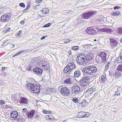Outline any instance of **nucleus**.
I'll list each match as a JSON object with an SVG mask.
<instances>
[{"instance_id":"a211bd4d","label":"nucleus","mask_w":122,"mask_h":122,"mask_svg":"<svg viewBox=\"0 0 122 122\" xmlns=\"http://www.w3.org/2000/svg\"><path fill=\"white\" fill-rule=\"evenodd\" d=\"M110 44L113 47H115L117 45L118 43L117 41L113 39H110Z\"/></svg>"},{"instance_id":"cd10ccee","label":"nucleus","mask_w":122,"mask_h":122,"mask_svg":"<svg viewBox=\"0 0 122 122\" xmlns=\"http://www.w3.org/2000/svg\"><path fill=\"white\" fill-rule=\"evenodd\" d=\"M120 12L119 11H115L111 13V15L114 16H118L120 14Z\"/></svg>"},{"instance_id":"b1692460","label":"nucleus","mask_w":122,"mask_h":122,"mask_svg":"<svg viewBox=\"0 0 122 122\" xmlns=\"http://www.w3.org/2000/svg\"><path fill=\"white\" fill-rule=\"evenodd\" d=\"M72 80L71 78H68L66 79L64 81V83L65 84H70L71 83Z\"/></svg>"},{"instance_id":"c03bdc74","label":"nucleus","mask_w":122,"mask_h":122,"mask_svg":"<svg viewBox=\"0 0 122 122\" xmlns=\"http://www.w3.org/2000/svg\"><path fill=\"white\" fill-rule=\"evenodd\" d=\"M120 91L119 90H117V91H116L115 92V94L114 95V96L115 95H117V96H118L119 95H120V93H118Z\"/></svg>"},{"instance_id":"338daca9","label":"nucleus","mask_w":122,"mask_h":122,"mask_svg":"<svg viewBox=\"0 0 122 122\" xmlns=\"http://www.w3.org/2000/svg\"><path fill=\"white\" fill-rule=\"evenodd\" d=\"M10 45H12V47L13 48L15 46H14V44H13L11 43V44H10Z\"/></svg>"},{"instance_id":"680f3d73","label":"nucleus","mask_w":122,"mask_h":122,"mask_svg":"<svg viewBox=\"0 0 122 122\" xmlns=\"http://www.w3.org/2000/svg\"><path fill=\"white\" fill-rule=\"evenodd\" d=\"M28 10V9H27L26 8L23 10L22 11V12H26Z\"/></svg>"},{"instance_id":"2f4dec72","label":"nucleus","mask_w":122,"mask_h":122,"mask_svg":"<svg viewBox=\"0 0 122 122\" xmlns=\"http://www.w3.org/2000/svg\"><path fill=\"white\" fill-rule=\"evenodd\" d=\"M115 75L117 78H118L120 77L121 74L119 72L116 71L115 73Z\"/></svg>"},{"instance_id":"a19ab883","label":"nucleus","mask_w":122,"mask_h":122,"mask_svg":"<svg viewBox=\"0 0 122 122\" xmlns=\"http://www.w3.org/2000/svg\"><path fill=\"white\" fill-rule=\"evenodd\" d=\"M117 32L119 33L122 34V28H119Z\"/></svg>"},{"instance_id":"423d86ee","label":"nucleus","mask_w":122,"mask_h":122,"mask_svg":"<svg viewBox=\"0 0 122 122\" xmlns=\"http://www.w3.org/2000/svg\"><path fill=\"white\" fill-rule=\"evenodd\" d=\"M85 58L83 55L79 54V55L77 56L76 60V61L80 65L83 64L84 62L86 63V62L85 60Z\"/></svg>"},{"instance_id":"473e14b6","label":"nucleus","mask_w":122,"mask_h":122,"mask_svg":"<svg viewBox=\"0 0 122 122\" xmlns=\"http://www.w3.org/2000/svg\"><path fill=\"white\" fill-rule=\"evenodd\" d=\"M24 119L22 118V117H20L19 116L16 119V121H17L19 122L20 121H23Z\"/></svg>"},{"instance_id":"864d4df0","label":"nucleus","mask_w":122,"mask_h":122,"mask_svg":"<svg viewBox=\"0 0 122 122\" xmlns=\"http://www.w3.org/2000/svg\"><path fill=\"white\" fill-rule=\"evenodd\" d=\"M42 0H36V2L40 3L42 1Z\"/></svg>"},{"instance_id":"a878e982","label":"nucleus","mask_w":122,"mask_h":122,"mask_svg":"<svg viewBox=\"0 0 122 122\" xmlns=\"http://www.w3.org/2000/svg\"><path fill=\"white\" fill-rule=\"evenodd\" d=\"M106 54H97V56H100L102 59H103L104 60H106Z\"/></svg>"},{"instance_id":"13d9d810","label":"nucleus","mask_w":122,"mask_h":122,"mask_svg":"<svg viewBox=\"0 0 122 122\" xmlns=\"http://www.w3.org/2000/svg\"><path fill=\"white\" fill-rule=\"evenodd\" d=\"M46 36H43L41 38V40H43L44 39L45 37H46Z\"/></svg>"},{"instance_id":"0eeeda50","label":"nucleus","mask_w":122,"mask_h":122,"mask_svg":"<svg viewBox=\"0 0 122 122\" xmlns=\"http://www.w3.org/2000/svg\"><path fill=\"white\" fill-rule=\"evenodd\" d=\"M89 78L87 76H84L79 82V83L82 86L87 85L89 81Z\"/></svg>"},{"instance_id":"4d7b16f0","label":"nucleus","mask_w":122,"mask_h":122,"mask_svg":"<svg viewBox=\"0 0 122 122\" xmlns=\"http://www.w3.org/2000/svg\"><path fill=\"white\" fill-rule=\"evenodd\" d=\"M8 40H6L4 41L3 42V45H4L5 44L7 43Z\"/></svg>"},{"instance_id":"f03ea898","label":"nucleus","mask_w":122,"mask_h":122,"mask_svg":"<svg viewBox=\"0 0 122 122\" xmlns=\"http://www.w3.org/2000/svg\"><path fill=\"white\" fill-rule=\"evenodd\" d=\"M76 68V66L73 62L69 63L64 68L63 71L67 74H70L72 73L73 69Z\"/></svg>"},{"instance_id":"dca6fc26","label":"nucleus","mask_w":122,"mask_h":122,"mask_svg":"<svg viewBox=\"0 0 122 122\" xmlns=\"http://www.w3.org/2000/svg\"><path fill=\"white\" fill-rule=\"evenodd\" d=\"M39 59H40V58H38V57L33 58L31 60V62L33 63L34 65L37 64L38 65L39 64Z\"/></svg>"},{"instance_id":"aec40b11","label":"nucleus","mask_w":122,"mask_h":122,"mask_svg":"<svg viewBox=\"0 0 122 122\" xmlns=\"http://www.w3.org/2000/svg\"><path fill=\"white\" fill-rule=\"evenodd\" d=\"M81 75V73L79 70L76 71L74 72V76L76 77H78Z\"/></svg>"},{"instance_id":"ddd939ff","label":"nucleus","mask_w":122,"mask_h":122,"mask_svg":"<svg viewBox=\"0 0 122 122\" xmlns=\"http://www.w3.org/2000/svg\"><path fill=\"white\" fill-rule=\"evenodd\" d=\"M94 86H93L92 88H91L89 89L87 91H86V94L88 93L89 94L88 95L89 96L91 95H93L94 92H95V91H96L95 88H94Z\"/></svg>"},{"instance_id":"a18cd8bd","label":"nucleus","mask_w":122,"mask_h":122,"mask_svg":"<svg viewBox=\"0 0 122 122\" xmlns=\"http://www.w3.org/2000/svg\"><path fill=\"white\" fill-rule=\"evenodd\" d=\"M22 32V31L21 30L19 31V32L17 34V36L19 37L20 36Z\"/></svg>"},{"instance_id":"2eb2a0df","label":"nucleus","mask_w":122,"mask_h":122,"mask_svg":"<svg viewBox=\"0 0 122 122\" xmlns=\"http://www.w3.org/2000/svg\"><path fill=\"white\" fill-rule=\"evenodd\" d=\"M29 101L28 99L26 98L21 97L20 100V102L21 104H26Z\"/></svg>"},{"instance_id":"f257e3e1","label":"nucleus","mask_w":122,"mask_h":122,"mask_svg":"<svg viewBox=\"0 0 122 122\" xmlns=\"http://www.w3.org/2000/svg\"><path fill=\"white\" fill-rule=\"evenodd\" d=\"M26 86L28 89L30 90L31 92L36 94L40 92V87L38 85L37 86L36 84L34 85L31 83H28L26 85Z\"/></svg>"},{"instance_id":"774afa93","label":"nucleus","mask_w":122,"mask_h":122,"mask_svg":"<svg viewBox=\"0 0 122 122\" xmlns=\"http://www.w3.org/2000/svg\"><path fill=\"white\" fill-rule=\"evenodd\" d=\"M67 120H64L62 122H67Z\"/></svg>"},{"instance_id":"58836bf2","label":"nucleus","mask_w":122,"mask_h":122,"mask_svg":"<svg viewBox=\"0 0 122 122\" xmlns=\"http://www.w3.org/2000/svg\"><path fill=\"white\" fill-rule=\"evenodd\" d=\"M49 64L48 65H47L46 66H42V68H43L44 69H45V70H46L48 69L49 68Z\"/></svg>"},{"instance_id":"bb28decb","label":"nucleus","mask_w":122,"mask_h":122,"mask_svg":"<svg viewBox=\"0 0 122 122\" xmlns=\"http://www.w3.org/2000/svg\"><path fill=\"white\" fill-rule=\"evenodd\" d=\"M105 30L104 32H105L107 33H111L112 32L111 29L107 28L106 27H105Z\"/></svg>"},{"instance_id":"603ef678","label":"nucleus","mask_w":122,"mask_h":122,"mask_svg":"<svg viewBox=\"0 0 122 122\" xmlns=\"http://www.w3.org/2000/svg\"><path fill=\"white\" fill-rule=\"evenodd\" d=\"M25 51H26L25 50H22L21 51H19V52H18L17 53H23V52H24V53H25Z\"/></svg>"},{"instance_id":"3c124183","label":"nucleus","mask_w":122,"mask_h":122,"mask_svg":"<svg viewBox=\"0 0 122 122\" xmlns=\"http://www.w3.org/2000/svg\"><path fill=\"white\" fill-rule=\"evenodd\" d=\"M70 40L69 39H67L65 40L64 41V42L65 43H68L69 42H70Z\"/></svg>"},{"instance_id":"9b49d317","label":"nucleus","mask_w":122,"mask_h":122,"mask_svg":"<svg viewBox=\"0 0 122 122\" xmlns=\"http://www.w3.org/2000/svg\"><path fill=\"white\" fill-rule=\"evenodd\" d=\"M89 55H86L85 54L83 55L85 58V60L86 61V63L88 62H89L91 61L93 58V54H88Z\"/></svg>"},{"instance_id":"49530a36","label":"nucleus","mask_w":122,"mask_h":122,"mask_svg":"<svg viewBox=\"0 0 122 122\" xmlns=\"http://www.w3.org/2000/svg\"><path fill=\"white\" fill-rule=\"evenodd\" d=\"M51 24L50 23H48L44 25L43 27H49L50 26Z\"/></svg>"},{"instance_id":"5701e85b","label":"nucleus","mask_w":122,"mask_h":122,"mask_svg":"<svg viewBox=\"0 0 122 122\" xmlns=\"http://www.w3.org/2000/svg\"><path fill=\"white\" fill-rule=\"evenodd\" d=\"M88 103L86 101L83 100L81 103H79V105L83 107L86 106L88 104Z\"/></svg>"},{"instance_id":"39448f33","label":"nucleus","mask_w":122,"mask_h":122,"mask_svg":"<svg viewBox=\"0 0 122 122\" xmlns=\"http://www.w3.org/2000/svg\"><path fill=\"white\" fill-rule=\"evenodd\" d=\"M96 13L94 11H89L87 12L84 13L81 15L83 19H88L92 17Z\"/></svg>"},{"instance_id":"4468645a","label":"nucleus","mask_w":122,"mask_h":122,"mask_svg":"<svg viewBox=\"0 0 122 122\" xmlns=\"http://www.w3.org/2000/svg\"><path fill=\"white\" fill-rule=\"evenodd\" d=\"M82 17L81 16H79L78 17V18L76 19V20L75 21V23L76 25H80V23H82L83 22L82 21V20L83 19Z\"/></svg>"},{"instance_id":"393cba45","label":"nucleus","mask_w":122,"mask_h":122,"mask_svg":"<svg viewBox=\"0 0 122 122\" xmlns=\"http://www.w3.org/2000/svg\"><path fill=\"white\" fill-rule=\"evenodd\" d=\"M85 112H81L77 114V116H78L79 117L83 118L84 117V115L85 113Z\"/></svg>"},{"instance_id":"6e6552de","label":"nucleus","mask_w":122,"mask_h":122,"mask_svg":"<svg viewBox=\"0 0 122 122\" xmlns=\"http://www.w3.org/2000/svg\"><path fill=\"white\" fill-rule=\"evenodd\" d=\"M60 92L63 95L68 96L70 94V92L69 89L66 87H63L61 88Z\"/></svg>"},{"instance_id":"bf43d9fd","label":"nucleus","mask_w":122,"mask_h":122,"mask_svg":"<svg viewBox=\"0 0 122 122\" xmlns=\"http://www.w3.org/2000/svg\"><path fill=\"white\" fill-rule=\"evenodd\" d=\"M10 29V28H8V29H6L5 30V32L6 33L9 31Z\"/></svg>"},{"instance_id":"09e8293b","label":"nucleus","mask_w":122,"mask_h":122,"mask_svg":"<svg viewBox=\"0 0 122 122\" xmlns=\"http://www.w3.org/2000/svg\"><path fill=\"white\" fill-rule=\"evenodd\" d=\"M121 7L119 6H115L113 8V9L114 10H116L120 9Z\"/></svg>"},{"instance_id":"f8f14e48","label":"nucleus","mask_w":122,"mask_h":122,"mask_svg":"<svg viewBox=\"0 0 122 122\" xmlns=\"http://www.w3.org/2000/svg\"><path fill=\"white\" fill-rule=\"evenodd\" d=\"M10 115L11 117L13 118V119H12L15 121L16 119L19 116L18 113L16 111H14L12 112Z\"/></svg>"},{"instance_id":"0e129e2a","label":"nucleus","mask_w":122,"mask_h":122,"mask_svg":"<svg viewBox=\"0 0 122 122\" xmlns=\"http://www.w3.org/2000/svg\"><path fill=\"white\" fill-rule=\"evenodd\" d=\"M54 89H52V88H50L49 89V90H50V92H52V91H53L52 90H54Z\"/></svg>"},{"instance_id":"c756f323","label":"nucleus","mask_w":122,"mask_h":122,"mask_svg":"<svg viewBox=\"0 0 122 122\" xmlns=\"http://www.w3.org/2000/svg\"><path fill=\"white\" fill-rule=\"evenodd\" d=\"M120 57L118 58V59L117 60V63H121L122 62V54H120Z\"/></svg>"},{"instance_id":"e433bc0d","label":"nucleus","mask_w":122,"mask_h":122,"mask_svg":"<svg viewBox=\"0 0 122 122\" xmlns=\"http://www.w3.org/2000/svg\"><path fill=\"white\" fill-rule=\"evenodd\" d=\"M72 101L73 102L75 103L78 102V99L76 97H74L72 99Z\"/></svg>"},{"instance_id":"69168bd1","label":"nucleus","mask_w":122,"mask_h":122,"mask_svg":"<svg viewBox=\"0 0 122 122\" xmlns=\"http://www.w3.org/2000/svg\"><path fill=\"white\" fill-rule=\"evenodd\" d=\"M30 5H28L27 7L26 8V9H28H28H29V8H30Z\"/></svg>"},{"instance_id":"9d476101","label":"nucleus","mask_w":122,"mask_h":122,"mask_svg":"<svg viewBox=\"0 0 122 122\" xmlns=\"http://www.w3.org/2000/svg\"><path fill=\"white\" fill-rule=\"evenodd\" d=\"M80 90V88L79 86H75L71 88V92L73 93L78 94Z\"/></svg>"},{"instance_id":"7ed1b4c3","label":"nucleus","mask_w":122,"mask_h":122,"mask_svg":"<svg viewBox=\"0 0 122 122\" xmlns=\"http://www.w3.org/2000/svg\"><path fill=\"white\" fill-rule=\"evenodd\" d=\"M84 69L85 73L90 75L94 74L97 71L96 67L93 66H86L85 67Z\"/></svg>"},{"instance_id":"c85d7f7f","label":"nucleus","mask_w":122,"mask_h":122,"mask_svg":"<svg viewBox=\"0 0 122 122\" xmlns=\"http://www.w3.org/2000/svg\"><path fill=\"white\" fill-rule=\"evenodd\" d=\"M118 71L122 72V64L119 65L116 69Z\"/></svg>"},{"instance_id":"de8ad7c7","label":"nucleus","mask_w":122,"mask_h":122,"mask_svg":"<svg viewBox=\"0 0 122 122\" xmlns=\"http://www.w3.org/2000/svg\"><path fill=\"white\" fill-rule=\"evenodd\" d=\"M20 6L23 8H24L25 7V4L23 3H21L19 4Z\"/></svg>"},{"instance_id":"c9c22d12","label":"nucleus","mask_w":122,"mask_h":122,"mask_svg":"<svg viewBox=\"0 0 122 122\" xmlns=\"http://www.w3.org/2000/svg\"><path fill=\"white\" fill-rule=\"evenodd\" d=\"M110 63V62L109 61L106 64H107L105 67V68L106 70H107L108 68Z\"/></svg>"},{"instance_id":"7c9ffc66","label":"nucleus","mask_w":122,"mask_h":122,"mask_svg":"<svg viewBox=\"0 0 122 122\" xmlns=\"http://www.w3.org/2000/svg\"><path fill=\"white\" fill-rule=\"evenodd\" d=\"M51 117H52V116L51 115H50V116H46V117H45V118L47 120H51L52 119V118Z\"/></svg>"},{"instance_id":"f3484780","label":"nucleus","mask_w":122,"mask_h":122,"mask_svg":"<svg viewBox=\"0 0 122 122\" xmlns=\"http://www.w3.org/2000/svg\"><path fill=\"white\" fill-rule=\"evenodd\" d=\"M33 70L34 72L36 73V74L38 75L41 74L42 73V70L37 67L33 69Z\"/></svg>"},{"instance_id":"f704fd0d","label":"nucleus","mask_w":122,"mask_h":122,"mask_svg":"<svg viewBox=\"0 0 122 122\" xmlns=\"http://www.w3.org/2000/svg\"><path fill=\"white\" fill-rule=\"evenodd\" d=\"M43 112L44 114L50 113V114H52L53 113V112L44 110L43 111Z\"/></svg>"},{"instance_id":"37998d69","label":"nucleus","mask_w":122,"mask_h":122,"mask_svg":"<svg viewBox=\"0 0 122 122\" xmlns=\"http://www.w3.org/2000/svg\"><path fill=\"white\" fill-rule=\"evenodd\" d=\"M94 94L93 95V97H92V98H95L97 96V93L96 91H95V92H94Z\"/></svg>"},{"instance_id":"ea45409f","label":"nucleus","mask_w":122,"mask_h":122,"mask_svg":"<svg viewBox=\"0 0 122 122\" xmlns=\"http://www.w3.org/2000/svg\"><path fill=\"white\" fill-rule=\"evenodd\" d=\"M85 113L84 114V117H89V113L88 112H85Z\"/></svg>"},{"instance_id":"1a4fd4ad","label":"nucleus","mask_w":122,"mask_h":122,"mask_svg":"<svg viewBox=\"0 0 122 122\" xmlns=\"http://www.w3.org/2000/svg\"><path fill=\"white\" fill-rule=\"evenodd\" d=\"M86 31L87 33L90 35L95 34L97 33V31L92 27H88Z\"/></svg>"},{"instance_id":"20e7f679","label":"nucleus","mask_w":122,"mask_h":122,"mask_svg":"<svg viewBox=\"0 0 122 122\" xmlns=\"http://www.w3.org/2000/svg\"><path fill=\"white\" fill-rule=\"evenodd\" d=\"M11 14L10 12L5 13L3 14L0 19V21L2 22H9L11 17Z\"/></svg>"},{"instance_id":"5fc2aeb1","label":"nucleus","mask_w":122,"mask_h":122,"mask_svg":"<svg viewBox=\"0 0 122 122\" xmlns=\"http://www.w3.org/2000/svg\"><path fill=\"white\" fill-rule=\"evenodd\" d=\"M0 103L2 104H5V102L2 100H0Z\"/></svg>"},{"instance_id":"79ce46f5","label":"nucleus","mask_w":122,"mask_h":122,"mask_svg":"<svg viewBox=\"0 0 122 122\" xmlns=\"http://www.w3.org/2000/svg\"><path fill=\"white\" fill-rule=\"evenodd\" d=\"M105 27L102 29H99L98 30V31H100L101 32H104L105 30Z\"/></svg>"},{"instance_id":"72a5a7b5","label":"nucleus","mask_w":122,"mask_h":122,"mask_svg":"<svg viewBox=\"0 0 122 122\" xmlns=\"http://www.w3.org/2000/svg\"><path fill=\"white\" fill-rule=\"evenodd\" d=\"M79 46H74L72 47L71 48L73 50L77 51L79 49Z\"/></svg>"},{"instance_id":"412c9836","label":"nucleus","mask_w":122,"mask_h":122,"mask_svg":"<svg viewBox=\"0 0 122 122\" xmlns=\"http://www.w3.org/2000/svg\"><path fill=\"white\" fill-rule=\"evenodd\" d=\"M41 11L42 12L43 14H48L49 13V9L47 8H45L43 9Z\"/></svg>"},{"instance_id":"4c0bfd02","label":"nucleus","mask_w":122,"mask_h":122,"mask_svg":"<svg viewBox=\"0 0 122 122\" xmlns=\"http://www.w3.org/2000/svg\"><path fill=\"white\" fill-rule=\"evenodd\" d=\"M101 79L102 83H104L106 81V78L104 76H102Z\"/></svg>"},{"instance_id":"4be33fe9","label":"nucleus","mask_w":122,"mask_h":122,"mask_svg":"<svg viewBox=\"0 0 122 122\" xmlns=\"http://www.w3.org/2000/svg\"><path fill=\"white\" fill-rule=\"evenodd\" d=\"M34 114V112L33 111H32L29 113H27V115L28 118L31 119L33 117Z\"/></svg>"},{"instance_id":"6ab92c4d","label":"nucleus","mask_w":122,"mask_h":122,"mask_svg":"<svg viewBox=\"0 0 122 122\" xmlns=\"http://www.w3.org/2000/svg\"><path fill=\"white\" fill-rule=\"evenodd\" d=\"M49 63L44 60L39 59V64L38 65H41L42 66L48 65Z\"/></svg>"},{"instance_id":"8fccbe9b","label":"nucleus","mask_w":122,"mask_h":122,"mask_svg":"<svg viewBox=\"0 0 122 122\" xmlns=\"http://www.w3.org/2000/svg\"><path fill=\"white\" fill-rule=\"evenodd\" d=\"M28 111L26 109L24 108L23 109V112H24L25 113H26H26Z\"/></svg>"},{"instance_id":"052dcab7","label":"nucleus","mask_w":122,"mask_h":122,"mask_svg":"<svg viewBox=\"0 0 122 122\" xmlns=\"http://www.w3.org/2000/svg\"><path fill=\"white\" fill-rule=\"evenodd\" d=\"M40 116L39 115H36L35 118H39Z\"/></svg>"},{"instance_id":"6e6d98bb","label":"nucleus","mask_w":122,"mask_h":122,"mask_svg":"<svg viewBox=\"0 0 122 122\" xmlns=\"http://www.w3.org/2000/svg\"><path fill=\"white\" fill-rule=\"evenodd\" d=\"M20 24H21L24 25L25 24V22L23 20H22L21 21Z\"/></svg>"},{"instance_id":"e2e57ef3","label":"nucleus","mask_w":122,"mask_h":122,"mask_svg":"<svg viewBox=\"0 0 122 122\" xmlns=\"http://www.w3.org/2000/svg\"><path fill=\"white\" fill-rule=\"evenodd\" d=\"M6 68L5 67H3L2 68V71H4L5 70Z\"/></svg>"}]
</instances>
